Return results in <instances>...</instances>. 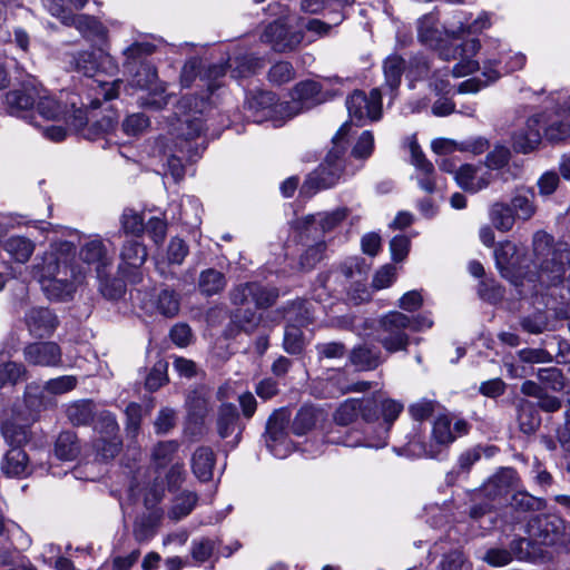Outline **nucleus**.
<instances>
[{"label": "nucleus", "instance_id": "7ed1b4c3", "mask_svg": "<svg viewBox=\"0 0 570 570\" xmlns=\"http://www.w3.org/2000/svg\"><path fill=\"white\" fill-rule=\"evenodd\" d=\"M351 126L345 122L333 137V148L327 153L324 161L309 173L301 186L299 193L303 197L311 198L323 189L334 187L341 179L344 170L343 156L346 151V137Z\"/></svg>", "mask_w": 570, "mask_h": 570}, {"label": "nucleus", "instance_id": "0eeeda50", "mask_svg": "<svg viewBox=\"0 0 570 570\" xmlns=\"http://www.w3.org/2000/svg\"><path fill=\"white\" fill-rule=\"evenodd\" d=\"M409 315L402 312H390L379 321L377 342L389 353L407 351L410 335L407 330Z\"/></svg>", "mask_w": 570, "mask_h": 570}, {"label": "nucleus", "instance_id": "e2e57ef3", "mask_svg": "<svg viewBox=\"0 0 570 570\" xmlns=\"http://www.w3.org/2000/svg\"><path fill=\"white\" fill-rule=\"evenodd\" d=\"M100 284L99 291L104 297L108 299H119L125 294V284L120 279L109 278L101 271V276H98Z\"/></svg>", "mask_w": 570, "mask_h": 570}, {"label": "nucleus", "instance_id": "c85d7f7f", "mask_svg": "<svg viewBox=\"0 0 570 570\" xmlns=\"http://www.w3.org/2000/svg\"><path fill=\"white\" fill-rule=\"evenodd\" d=\"M515 471L510 468L501 469L483 485L487 498L495 500L505 495L515 482Z\"/></svg>", "mask_w": 570, "mask_h": 570}, {"label": "nucleus", "instance_id": "412c9836", "mask_svg": "<svg viewBox=\"0 0 570 570\" xmlns=\"http://www.w3.org/2000/svg\"><path fill=\"white\" fill-rule=\"evenodd\" d=\"M373 407L366 397L362 399H347L334 412V421L338 425H350L354 423L358 417L365 424V417H370Z\"/></svg>", "mask_w": 570, "mask_h": 570}, {"label": "nucleus", "instance_id": "680f3d73", "mask_svg": "<svg viewBox=\"0 0 570 570\" xmlns=\"http://www.w3.org/2000/svg\"><path fill=\"white\" fill-rule=\"evenodd\" d=\"M141 412L142 407L140 404L131 402L127 405L125 414H126V433L127 436L135 439L140 431L141 424Z\"/></svg>", "mask_w": 570, "mask_h": 570}, {"label": "nucleus", "instance_id": "f704fd0d", "mask_svg": "<svg viewBox=\"0 0 570 570\" xmlns=\"http://www.w3.org/2000/svg\"><path fill=\"white\" fill-rule=\"evenodd\" d=\"M535 194L532 188H518L511 199V208L515 217L522 220H529L537 210L534 205Z\"/></svg>", "mask_w": 570, "mask_h": 570}, {"label": "nucleus", "instance_id": "f03ea898", "mask_svg": "<svg viewBox=\"0 0 570 570\" xmlns=\"http://www.w3.org/2000/svg\"><path fill=\"white\" fill-rule=\"evenodd\" d=\"M373 407L370 417H365L362 436L354 442L345 441L348 446L383 448L387 443L390 431L404 410L402 402L383 396L366 397Z\"/></svg>", "mask_w": 570, "mask_h": 570}, {"label": "nucleus", "instance_id": "37998d69", "mask_svg": "<svg viewBox=\"0 0 570 570\" xmlns=\"http://www.w3.org/2000/svg\"><path fill=\"white\" fill-rule=\"evenodd\" d=\"M490 218L493 226L501 232L511 230L515 222L513 209L505 203H494L490 209Z\"/></svg>", "mask_w": 570, "mask_h": 570}, {"label": "nucleus", "instance_id": "603ef678", "mask_svg": "<svg viewBox=\"0 0 570 570\" xmlns=\"http://www.w3.org/2000/svg\"><path fill=\"white\" fill-rule=\"evenodd\" d=\"M518 421L520 430L525 434L533 433L540 424L539 417L534 414L532 404L522 400L518 405Z\"/></svg>", "mask_w": 570, "mask_h": 570}, {"label": "nucleus", "instance_id": "4468645a", "mask_svg": "<svg viewBox=\"0 0 570 570\" xmlns=\"http://www.w3.org/2000/svg\"><path fill=\"white\" fill-rule=\"evenodd\" d=\"M288 423L289 413L286 409L275 410L267 420L264 434L265 442L269 451L276 456L282 455L278 451V446L287 442Z\"/></svg>", "mask_w": 570, "mask_h": 570}, {"label": "nucleus", "instance_id": "2eb2a0df", "mask_svg": "<svg viewBox=\"0 0 570 570\" xmlns=\"http://www.w3.org/2000/svg\"><path fill=\"white\" fill-rule=\"evenodd\" d=\"M23 323L32 337L48 338L58 327L57 316L48 308L32 307L23 317Z\"/></svg>", "mask_w": 570, "mask_h": 570}, {"label": "nucleus", "instance_id": "20e7f679", "mask_svg": "<svg viewBox=\"0 0 570 570\" xmlns=\"http://www.w3.org/2000/svg\"><path fill=\"white\" fill-rule=\"evenodd\" d=\"M534 265L540 269V282L557 284L570 267V247L567 243H554L546 232L533 236Z\"/></svg>", "mask_w": 570, "mask_h": 570}, {"label": "nucleus", "instance_id": "a878e982", "mask_svg": "<svg viewBox=\"0 0 570 570\" xmlns=\"http://www.w3.org/2000/svg\"><path fill=\"white\" fill-rule=\"evenodd\" d=\"M348 360L360 371H373L383 363L381 351L368 344L353 347L348 354Z\"/></svg>", "mask_w": 570, "mask_h": 570}, {"label": "nucleus", "instance_id": "dca6fc26", "mask_svg": "<svg viewBox=\"0 0 570 570\" xmlns=\"http://www.w3.org/2000/svg\"><path fill=\"white\" fill-rule=\"evenodd\" d=\"M263 316L249 307H236L232 314L229 323L225 328L227 338H235L240 333L252 335L262 324Z\"/></svg>", "mask_w": 570, "mask_h": 570}, {"label": "nucleus", "instance_id": "5fc2aeb1", "mask_svg": "<svg viewBox=\"0 0 570 570\" xmlns=\"http://www.w3.org/2000/svg\"><path fill=\"white\" fill-rule=\"evenodd\" d=\"M122 232L126 235L141 236L145 232L144 218L134 209L126 208L120 217Z\"/></svg>", "mask_w": 570, "mask_h": 570}, {"label": "nucleus", "instance_id": "393cba45", "mask_svg": "<svg viewBox=\"0 0 570 570\" xmlns=\"http://www.w3.org/2000/svg\"><path fill=\"white\" fill-rule=\"evenodd\" d=\"M12 354L0 351V389L6 385H17L27 381L29 372L23 363L11 361Z\"/></svg>", "mask_w": 570, "mask_h": 570}, {"label": "nucleus", "instance_id": "bf43d9fd", "mask_svg": "<svg viewBox=\"0 0 570 570\" xmlns=\"http://www.w3.org/2000/svg\"><path fill=\"white\" fill-rule=\"evenodd\" d=\"M417 37L422 43L428 46H432L439 41L440 31L438 30L432 16H424L419 20Z\"/></svg>", "mask_w": 570, "mask_h": 570}, {"label": "nucleus", "instance_id": "0e129e2a", "mask_svg": "<svg viewBox=\"0 0 570 570\" xmlns=\"http://www.w3.org/2000/svg\"><path fill=\"white\" fill-rule=\"evenodd\" d=\"M78 380L73 375H63L46 382L43 390L53 395L65 394L77 386Z\"/></svg>", "mask_w": 570, "mask_h": 570}, {"label": "nucleus", "instance_id": "69168bd1", "mask_svg": "<svg viewBox=\"0 0 570 570\" xmlns=\"http://www.w3.org/2000/svg\"><path fill=\"white\" fill-rule=\"evenodd\" d=\"M179 444L176 441L158 442L153 450V460L159 466H165L177 452Z\"/></svg>", "mask_w": 570, "mask_h": 570}, {"label": "nucleus", "instance_id": "39448f33", "mask_svg": "<svg viewBox=\"0 0 570 570\" xmlns=\"http://www.w3.org/2000/svg\"><path fill=\"white\" fill-rule=\"evenodd\" d=\"M527 533L541 548L543 546H558L563 551L570 552V531H568L564 520L558 515H533L527 523Z\"/></svg>", "mask_w": 570, "mask_h": 570}, {"label": "nucleus", "instance_id": "7c9ffc66", "mask_svg": "<svg viewBox=\"0 0 570 570\" xmlns=\"http://www.w3.org/2000/svg\"><path fill=\"white\" fill-rule=\"evenodd\" d=\"M216 456L209 446H199L195 450L191 458V469L194 474L202 482H207L213 478Z\"/></svg>", "mask_w": 570, "mask_h": 570}, {"label": "nucleus", "instance_id": "8fccbe9b", "mask_svg": "<svg viewBox=\"0 0 570 570\" xmlns=\"http://www.w3.org/2000/svg\"><path fill=\"white\" fill-rule=\"evenodd\" d=\"M253 288V302L257 308H268L273 306L278 296L279 292L274 286H265L257 282H252Z\"/></svg>", "mask_w": 570, "mask_h": 570}, {"label": "nucleus", "instance_id": "6e6d98bb", "mask_svg": "<svg viewBox=\"0 0 570 570\" xmlns=\"http://www.w3.org/2000/svg\"><path fill=\"white\" fill-rule=\"evenodd\" d=\"M203 72L202 80L206 82V86L210 92H214L218 89L222 83L219 79L226 75L227 65L226 63H209L205 65L202 61Z\"/></svg>", "mask_w": 570, "mask_h": 570}, {"label": "nucleus", "instance_id": "bb28decb", "mask_svg": "<svg viewBox=\"0 0 570 570\" xmlns=\"http://www.w3.org/2000/svg\"><path fill=\"white\" fill-rule=\"evenodd\" d=\"M79 256L85 263L96 265L98 276H101V271L111 265V257L108 256L107 248L101 239L86 242L80 248Z\"/></svg>", "mask_w": 570, "mask_h": 570}, {"label": "nucleus", "instance_id": "338daca9", "mask_svg": "<svg viewBox=\"0 0 570 570\" xmlns=\"http://www.w3.org/2000/svg\"><path fill=\"white\" fill-rule=\"evenodd\" d=\"M150 125L149 118L141 114H132L122 121V130L128 136H138L142 134Z\"/></svg>", "mask_w": 570, "mask_h": 570}, {"label": "nucleus", "instance_id": "ddd939ff", "mask_svg": "<svg viewBox=\"0 0 570 570\" xmlns=\"http://www.w3.org/2000/svg\"><path fill=\"white\" fill-rule=\"evenodd\" d=\"M22 354L30 366L57 367L62 364L61 347L52 341L27 343Z\"/></svg>", "mask_w": 570, "mask_h": 570}, {"label": "nucleus", "instance_id": "aec40b11", "mask_svg": "<svg viewBox=\"0 0 570 570\" xmlns=\"http://www.w3.org/2000/svg\"><path fill=\"white\" fill-rule=\"evenodd\" d=\"M541 122V116H533L528 119L523 129L512 136V146L517 153L528 154L538 148L542 140Z\"/></svg>", "mask_w": 570, "mask_h": 570}, {"label": "nucleus", "instance_id": "4d7b16f0", "mask_svg": "<svg viewBox=\"0 0 570 570\" xmlns=\"http://www.w3.org/2000/svg\"><path fill=\"white\" fill-rule=\"evenodd\" d=\"M167 371V361H157L146 377L145 387L150 392L159 390L163 385H165L168 382Z\"/></svg>", "mask_w": 570, "mask_h": 570}, {"label": "nucleus", "instance_id": "473e14b6", "mask_svg": "<svg viewBox=\"0 0 570 570\" xmlns=\"http://www.w3.org/2000/svg\"><path fill=\"white\" fill-rule=\"evenodd\" d=\"M321 89L322 86L318 82L305 80L294 87L292 98L301 105V108L309 109L322 102Z\"/></svg>", "mask_w": 570, "mask_h": 570}, {"label": "nucleus", "instance_id": "ea45409f", "mask_svg": "<svg viewBox=\"0 0 570 570\" xmlns=\"http://www.w3.org/2000/svg\"><path fill=\"white\" fill-rule=\"evenodd\" d=\"M226 284L225 275L215 268H207L199 274L198 289L205 296L219 294L224 291Z\"/></svg>", "mask_w": 570, "mask_h": 570}, {"label": "nucleus", "instance_id": "423d86ee", "mask_svg": "<svg viewBox=\"0 0 570 570\" xmlns=\"http://www.w3.org/2000/svg\"><path fill=\"white\" fill-rule=\"evenodd\" d=\"M470 425L464 420L455 421L452 426V420L448 415H440L433 423L431 440L429 443H417L420 445L419 454L428 458H436L446 449L458 436L468 434ZM415 451L416 443H412Z\"/></svg>", "mask_w": 570, "mask_h": 570}, {"label": "nucleus", "instance_id": "f3484780", "mask_svg": "<svg viewBox=\"0 0 570 570\" xmlns=\"http://www.w3.org/2000/svg\"><path fill=\"white\" fill-rule=\"evenodd\" d=\"M497 267L501 275L515 286H523L524 279L518 269L517 246L511 242L501 243L494 250Z\"/></svg>", "mask_w": 570, "mask_h": 570}, {"label": "nucleus", "instance_id": "1a4fd4ad", "mask_svg": "<svg viewBox=\"0 0 570 570\" xmlns=\"http://www.w3.org/2000/svg\"><path fill=\"white\" fill-rule=\"evenodd\" d=\"M455 40L441 47L439 53L445 61L460 60L453 67L452 75L459 78L479 70V62L472 59L481 48L479 39L472 38L461 43H456Z\"/></svg>", "mask_w": 570, "mask_h": 570}, {"label": "nucleus", "instance_id": "c756f323", "mask_svg": "<svg viewBox=\"0 0 570 570\" xmlns=\"http://www.w3.org/2000/svg\"><path fill=\"white\" fill-rule=\"evenodd\" d=\"M81 452L80 441L76 432L61 431L53 445V453L61 461H73Z\"/></svg>", "mask_w": 570, "mask_h": 570}, {"label": "nucleus", "instance_id": "58836bf2", "mask_svg": "<svg viewBox=\"0 0 570 570\" xmlns=\"http://www.w3.org/2000/svg\"><path fill=\"white\" fill-rule=\"evenodd\" d=\"M122 449V440L120 436H99L92 441V450L95 452V461L108 462L114 460Z\"/></svg>", "mask_w": 570, "mask_h": 570}, {"label": "nucleus", "instance_id": "f8f14e48", "mask_svg": "<svg viewBox=\"0 0 570 570\" xmlns=\"http://www.w3.org/2000/svg\"><path fill=\"white\" fill-rule=\"evenodd\" d=\"M304 39L302 31H292L283 21L276 20L264 29L261 40L276 52L295 50Z\"/></svg>", "mask_w": 570, "mask_h": 570}, {"label": "nucleus", "instance_id": "72a5a7b5", "mask_svg": "<svg viewBox=\"0 0 570 570\" xmlns=\"http://www.w3.org/2000/svg\"><path fill=\"white\" fill-rule=\"evenodd\" d=\"M406 70L405 60L399 55H391L383 61L384 87L392 94L395 92L402 81V76Z\"/></svg>", "mask_w": 570, "mask_h": 570}, {"label": "nucleus", "instance_id": "6ab92c4d", "mask_svg": "<svg viewBox=\"0 0 570 570\" xmlns=\"http://www.w3.org/2000/svg\"><path fill=\"white\" fill-rule=\"evenodd\" d=\"M347 209L340 208L331 213L307 215L298 222V228L306 234H316L318 230L324 234L334 229L347 217Z\"/></svg>", "mask_w": 570, "mask_h": 570}, {"label": "nucleus", "instance_id": "de8ad7c7", "mask_svg": "<svg viewBox=\"0 0 570 570\" xmlns=\"http://www.w3.org/2000/svg\"><path fill=\"white\" fill-rule=\"evenodd\" d=\"M499 77L500 73L497 70L485 67L481 77H473L462 81L459 85L458 91L460 94H475L482 88L489 86L491 82L498 80Z\"/></svg>", "mask_w": 570, "mask_h": 570}, {"label": "nucleus", "instance_id": "b1692460", "mask_svg": "<svg viewBox=\"0 0 570 570\" xmlns=\"http://www.w3.org/2000/svg\"><path fill=\"white\" fill-rule=\"evenodd\" d=\"M1 471L10 478L28 476L32 472L28 454L20 446H12L3 456Z\"/></svg>", "mask_w": 570, "mask_h": 570}, {"label": "nucleus", "instance_id": "cd10ccee", "mask_svg": "<svg viewBox=\"0 0 570 570\" xmlns=\"http://www.w3.org/2000/svg\"><path fill=\"white\" fill-rule=\"evenodd\" d=\"M36 90L33 88L14 89L6 95V106L9 114L24 117V114L33 108Z\"/></svg>", "mask_w": 570, "mask_h": 570}, {"label": "nucleus", "instance_id": "a18cd8bd", "mask_svg": "<svg viewBox=\"0 0 570 570\" xmlns=\"http://www.w3.org/2000/svg\"><path fill=\"white\" fill-rule=\"evenodd\" d=\"M273 101L274 97L271 92H252L247 96L244 108L249 112L248 117H252L254 121H259L258 114L268 109L273 105Z\"/></svg>", "mask_w": 570, "mask_h": 570}, {"label": "nucleus", "instance_id": "a19ab883", "mask_svg": "<svg viewBox=\"0 0 570 570\" xmlns=\"http://www.w3.org/2000/svg\"><path fill=\"white\" fill-rule=\"evenodd\" d=\"M4 250L18 263H26L35 250V243L22 236H11L3 244Z\"/></svg>", "mask_w": 570, "mask_h": 570}, {"label": "nucleus", "instance_id": "774afa93", "mask_svg": "<svg viewBox=\"0 0 570 570\" xmlns=\"http://www.w3.org/2000/svg\"><path fill=\"white\" fill-rule=\"evenodd\" d=\"M268 78L276 85H283L295 78V70L291 62L279 61L272 66L268 72Z\"/></svg>", "mask_w": 570, "mask_h": 570}, {"label": "nucleus", "instance_id": "4be33fe9", "mask_svg": "<svg viewBox=\"0 0 570 570\" xmlns=\"http://www.w3.org/2000/svg\"><path fill=\"white\" fill-rule=\"evenodd\" d=\"M121 261L128 267L135 269L131 274H126L125 268L120 265V269L122 272V276L126 277L131 283H139L141 281V275L138 272V268L146 262L147 259V249L142 245V243L131 239L124 244L120 253Z\"/></svg>", "mask_w": 570, "mask_h": 570}, {"label": "nucleus", "instance_id": "864d4df0", "mask_svg": "<svg viewBox=\"0 0 570 570\" xmlns=\"http://www.w3.org/2000/svg\"><path fill=\"white\" fill-rule=\"evenodd\" d=\"M510 505L517 511L530 512L544 509L546 502L541 498L520 491L512 495Z\"/></svg>", "mask_w": 570, "mask_h": 570}, {"label": "nucleus", "instance_id": "9d476101", "mask_svg": "<svg viewBox=\"0 0 570 570\" xmlns=\"http://www.w3.org/2000/svg\"><path fill=\"white\" fill-rule=\"evenodd\" d=\"M50 13L58 18L63 24L75 27L85 38L95 39L106 36V28L95 17L86 14H75L68 7H63L58 1L48 4Z\"/></svg>", "mask_w": 570, "mask_h": 570}, {"label": "nucleus", "instance_id": "9b49d317", "mask_svg": "<svg viewBox=\"0 0 570 570\" xmlns=\"http://www.w3.org/2000/svg\"><path fill=\"white\" fill-rule=\"evenodd\" d=\"M346 106L351 118L363 120H377L382 115V91L373 88L366 96L362 90H354L346 99Z\"/></svg>", "mask_w": 570, "mask_h": 570}, {"label": "nucleus", "instance_id": "5701e85b", "mask_svg": "<svg viewBox=\"0 0 570 570\" xmlns=\"http://www.w3.org/2000/svg\"><path fill=\"white\" fill-rule=\"evenodd\" d=\"M105 62H110L108 56H99V59L95 52L91 51H79L76 53L66 55V65L69 70L82 73L86 77H95L99 72V68Z\"/></svg>", "mask_w": 570, "mask_h": 570}, {"label": "nucleus", "instance_id": "c03bdc74", "mask_svg": "<svg viewBox=\"0 0 570 570\" xmlns=\"http://www.w3.org/2000/svg\"><path fill=\"white\" fill-rule=\"evenodd\" d=\"M321 412L313 406H303L296 413L293 423L292 431L296 435H304L316 425Z\"/></svg>", "mask_w": 570, "mask_h": 570}, {"label": "nucleus", "instance_id": "49530a36", "mask_svg": "<svg viewBox=\"0 0 570 570\" xmlns=\"http://www.w3.org/2000/svg\"><path fill=\"white\" fill-rule=\"evenodd\" d=\"M157 311L166 316L174 317L180 308V296L174 289L164 288L159 292L156 301Z\"/></svg>", "mask_w": 570, "mask_h": 570}, {"label": "nucleus", "instance_id": "052dcab7", "mask_svg": "<svg viewBox=\"0 0 570 570\" xmlns=\"http://www.w3.org/2000/svg\"><path fill=\"white\" fill-rule=\"evenodd\" d=\"M325 248L324 242L309 246L299 257V268L303 272L312 271L323 259Z\"/></svg>", "mask_w": 570, "mask_h": 570}, {"label": "nucleus", "instance_id": "13d9d810", "mask_svg": "<svg viewBox=\"0 0 570 570\" xmlns=\"http://www.w3.org/2000/svg\"><path fill=\"white\" fill-rule=\"evenodd\" d=\"M304 334L303 331L294 325L287 326L284 333L283 347L292 355H298L304 351Z\"/></svg>", "mask_w": 570, "mask_h": 570}, {"label": "nucleus", "instance_id": "79ce46f5", "mask_svg": "<svg viewBox=\"0 0 570 570\" xmlns=\"http://www.w3.org/2000/svg\"><path fill=\"white\" fill-rule=\"evenodd\" d=\"M186 405L189 416L202 421L209 411V394L204 389H197L188 394Z\"/></svg>", "mask_w": 570, "mask_h": 570}, {"label": "nucleus", "instance_id": "c9c22d12", "mask_svg": "<svg viewBox=\"0 0 570 570\" xmlns=\"http://www.w3.org/2000/svg\"><path fill=\"white\" fill-rule=\"evenodd\" d=\"M161 514L157 511L144 513L136 518L132 534L137 542L142 543L150 540L159 525Z\"/></svg>", "mask_w": 570, "mask_h": 570}, {"label": "nucleus", "instance_id": "6e6552de", "mask_svg": "<svg viewBox=\"0 0 570 570\" xmlns=\"http://www.w3.org/2000/svg\"><path fill=\"white\" fill-rule=\"evenodd\" d=\"M37 111L48 120H65L76 130L81 129L88 122L86 111L79 107L75 97L62 102L53 97H41L37 104Z\"/></svg>", "mask_w": 570, "mask_h": 570}, {"label": "nucleus", "instance_id": "2f4dec72", "mask_svg": "<svg viewBox=\"0 0 570 570\" xmlns=\"http://www.w3.org/2000/svg\"><path fill=\"white\" fill-rule=\"evenodd\" d=\"M512 558L519 561H535L543 557V549L540 544L528 537H515L509 543Z\"/></svg>", "mask_w": 570, "mask_h": 570}, {"label": "nucleus", "instance_id": "3c124183", "mask_svg": "<svg viewBox=\"0 0 570 570\" xmlns=\"http://www.w3.org/2000/svg\"><path fill=\"white\" fill-rule=\"evenodd\" d=\"M67 416L73 425H86L94 419V405L89 401H79L67 409Z\"/></svg>", "mask_w": 570, "mask_h": 570}, {"label": "nucleus", "instance_id": "09e8293b", "mask_svg": "<svg viewBox=\"0 0 570 570\" xmlns=\"http://www.w3.org/2000/svg\"><path fill=\"white\" fill-rule=\"evenodd\" d=\"M1 432L6 441L12 446H20L28 443L30 440V432L28 426L19 425L13 422L7 421L1 425Z\"/></svg>", "mask_w": 570, "mask_h": 570}, {"label": "nucleus", "instance_id": "f257e3e1", "mask_svg": "<svg viewBox=\"0 0 570 570\" xmlns=\"http://www.w3.org/2000/svg\"><path fill=\"white\" fill-rule=\"evenodd\" d=\"M207 106V99L195 95H186L175 105L169 125L175 154L167 159L169 173L175 181L181 180L185 176L184 161H196L206 148L202 135L205 130L203 114Z\"/></svg>", "mask_w": 570, "mask_h": 570}, {"label": "nucleus", "instance_id": "4c0bfd02", "mask_svg": "<svg viewBox=\"0 0 570 570\" xmlns=\"http://www.w3.org/2000/svg\"><path fill=\"white\" fill-rule=\"evenodd\" d=\"M42 287L49 298L57 301H67L71 298L76 291L75 281L58 276L43 277Z\"/></svg>", "mask_w": 570, "mask_h": 570}, {"label": "nucleus", "instance_id": "a211bd4d", "mask_svg": "<svg viewBox=\"0 0 570 570\" xmlns=\"http://www.w3.org/2000/svg\"><path fill=\"white\" fill-rule=\"evenodd\" d=\"M155 50L156 46L150 42H135L131 46H129L124 52L126 57L124 65L126 67L140 63L141 68L146 71V79L144 81L140 78L136 79V86H138L139 88H146L157 78L156 70L148 65H144L142 62L144 59L153 55ZM136 77H139V73H137Z\"/></svg>", "mask_w": 570, "mask_h": 570}, {"label": "nucleus", "instance_id": "e433bc0d", "mask_svg": "<svg viewBox=\"0 0 570 570\" xmlns=\"http://www.w3.org/2000/svg\"><path fill=\"white\" fill-rule=\"evenodd\" d=\"M239 423V413L236 405L224 403L219 406L217 413L216 428L222 439L230 436Z\"/></svg>", "mask_w": 570, "mask_h": 570}]
</instances>
